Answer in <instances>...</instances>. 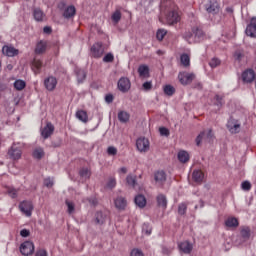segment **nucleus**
Listing matches in <instances>:
<instances>
[{
	"instance_id": "f257e3e1",
	"label": "nucleus",
	"mask_w": 256,
	"mask_h": 256,
	"mask_svg": "<svg viewBox=\"0 0 256 256\" xmlns=\"http://www.w3.org/2000/svg\"><path fill=\"white\" fill-rule=\"evenodd\" d=\"M160 9L161 12L166 15L168 25H175L176 23H179L181 18L179 17V13L171 7V1L163 0L161 2Z\"/></svg>"
},
{
	"instance_id": "f03ea898",
	"label": "nucleus",
	"mask_w": 256,
	"mask_h": 256,
	"mask_svg": "<svg viewBox=\"0 0 256 256\" xmlns=\"http://www.w3.org/2000/svg\"><path fill=\"white\" fill-rule=\"evenodd\" d=\"M214 135H213V130H208V132L206 131H202L196 138V145L197 147H199V145H201V141H206V143H211V141H213Z\"/></svg>"
},
{
	"instance_id": "7ed1b4c3",
	"label": "nucleus",
	"mask_w": 256,
	"mask_h": 256,
	"mask_svg": "<svg viewBox=\"0 0 256 256\" xmlns=\"http://www.w3.org/2000/svg\"><path fill=\"white\" fill-rule=\"evenodd\" d=\"M249 239H251V228H249V226H242L240 228V237L237 241L238 245H243V243H246Z\"/></svg>"
},
{
	"instance_id": "20e7f679",
	"label": "nucleus",
	"mask_w": 256,
	"mask_h": 256,
	"mask_svg": "<svg viewBox=\"0 0 256 256\" xmlns=\"http://www.w3.org/2000/svg\"><path fill=\"white\" fill-rule=\"evenodd\" d=\"M9 159H11L12 161H19V159H21L22 155H23V151H21V148L12 145L7 153Z\"/></svg>"
},
{
	"instance_id": "39448f33",
	"label": "nucleus",
	"mask_w": 256,
	"mask_h": 256,
	"mask_svg": "<svg viewBox=\"0 0 256 256\" xmlns=\"http://www.w3.org/2000/svg\"><path fill=\"white\" fill-rule=\"evenodd\" d=\"M117 87L121 93H128V91L131 89V80H129L127 77H121L118 80Z\"/></svg>"
},
{
	"instance_id": "423d86ee",
	"label": "nucleus",
	"mask_w": 256,
	"mask_h": 256,
	"mask_svg": "<svg viewBox=\"0 0 256 256\" xmlns=\"http://www.w3.org/2000/svg\"><path fill=\"white\" fill-rule=\"evenodd\" d=\"M204 7L207 13L211 15H217L219 13V2L217 0H209Z\"/></svg>"
},
{
	"instance_id": "0eeeda50",
	"label": "nucleus",
	"mask_w": 256,
	"mask_h": 256,
	"mask_svg": "<svg viewBox=\"0 0 256 256\" xmlns=\"http://www.w3.org/2000/svg\"><path fill=\"white\" fill-rule=\"evenodd\" d=\"M103 53H105V49H103V44L101 42H97L91 47V54L95 59L103 57Z\"/></svg>"
},
{
	"instance_id": "6e6552de",
	"label": "nucleus",
	"mask_w": 256,
	"mask_h": 256,
	"mask_svg": "<svg viewBox=\"0 0 256 256\" xmlns=\"http://www.w3.org/2000/svg\"><path fill=\"white\" fill-rule=\"evenodd\" d=\"M20 253L24 256L33 255V242L25 241L20 245Z\"/></svg>"
},
{
	"instance_id": "1a4fd4ad",
	"label": "nucleus",
	"mask_w": 256,
	"mask_h": 256,
	"mask_svg": "<svg viewBox=\"0 0 256 256\" xmlns=\"http://www.w3.org/2000/svg\"><path fill=\"white\" fill-rule=\"evenodd\" d=\"M136 147L140 153H147L149 151V140L147 138H138L136 140Z\"/></svg>"
},
{
	"instance_id": "9d476101",
	"label": "nucleus",
	"mask_w": 256,
	"mask_h": 256,
	"mask_svg": "<svg viewBox=\"0 0 256 256\" xmlns=\"http://www.w3.org/2000/svg\"><path fill=\"white\" fill-rule=\"evenodd\" d=\"M178 79H179L181 85H189V83H192L193 79H195V74H190L187 72H180L178 75Z\"/></svg>"
},
{
	"instance_id": "9b49d317",
	"label": "nucleus",
	"mask_w": 256,
	"mask_h": 256,
	"mask_svg": "<svg viewBox=\"0 0 256 256\" xmlns=\"http://www.w3.org/2000/svg\"><path fill=\"white\" fill-rule=\"evenodd\" d=\"M3 55L6 57H17L19 55V49L15 48L13 45H4L2 47Z\"/></svg>"
},
{
	"instance_id": "f8f14e48",
	"label": "nucleus",
	"mask_w": 256,
	"mask_h": 256,
	"mask_svg": "<svg viewBox=\"0 0 256 256\" xmlns=\"http://www.w3.org/2000/svg\"><path fill=\"white\" fill-rule=\"evenodd\" d=\"M192 33L194 35V43H201L205 40V32L199 27L192 28Z\"/></svg>"
},
{
	"instance_id": "ddd939ff",
	"label": "nucleus",
	"mask_w": 256,
	"mask_h": 256,
	"mask_svg": "<svg viewBox=\"0 0 256 256\" xmlns=\"http://www.w3.org/2000/svg\"><path fill=\"white\" fill-rule=\"evenodd\" d=\"M227 129L230 131V133H239L241 129V124L237 122L234 118H230L227 122Z\"/></svg>"
},
{
	"instance_id": "4468645a",
	"label": "nucleus",
	"mask_w": 256,
	"mask_h": 256,
	"mask_svg": "<svg viewBox=\"0 0 256 256\" xmlns=\"http://www.w3.org/2000/svg\"><path fill=\"white\" fill-rule=\"evenodd\" d=\"M245 33L248 37H256V17H253L250 20V23L246 27Z\"/></svg>"
},
{
	"instance_id": "2eb2a0df",
	"label": "nucleus",
	"mask_w": 256,
	"mask_h": 256,
	"mask_svg": "<svg viewBox=\"0 0 256 256\" xmlns=\"http://www.w3.org/2000/svg\"><path fill=\"white\" fill-rule=\"evenodd\" d=\"M54 131H55V126L51 122H48L46 126L43 128L41 135L43 139H49V137L53 135Z\"/></svg>"
},
{
	"instance_id": "dca6fc26",
	"label": "nucleus",
	"mask_w": 256,
	"mask_h": 256,
	"mask_svg": "<svg viewBox=\"0 0 256 256\" xmlns=\"http://www.w3.org/2000/svg\"><path fill=\"white\" fill-rule=\"evenodd\" d=\"M154 180L156 182V185L161 186L165 183V181H167V174L163 170L157 171L154 174Z\"/></svg>"
},
{
	"instance_id": "f3484780",
	"label": "nucleus",
	"mask_w": 256,
	"mask_h": 256,
	"mask_svg": "<svg viewBox=\"0 0 256 256\" xmlns=\"http://www.w3.org/2000/svg\"><path fill=\"white\" fill-rule=\"evenodd\" d=\"M255 77H256L255 71H253L252 69L245 70L242 73V80L244 83H253V80L255 79Z\"/></svg>"
},
{
	"instance_id": "a211bd4d",
	"label": "nucleus",
	"mask_w": 256,
	"mask_h": 256,
	"mask_svg": "<svg viewBox=\"0 0 256 256\" xmlns=\"http://www.w3.org/2000/svg\"><path fill=\"white\" fill-rule=\"evenodd\" d=\"M44 85L48 91H53L57 87V78L50 76L44 80Z\"/></svg>"
},
{
	"instance_id": "6ab92c4d",
	"label": "nucleus",
	"mask_w": 256,
	"mask_h": 256,
	"mask_svg": "<svg viewBox=\"0 0 256 256\" xmlns=\"http://www.w3.org/2000/svg\"><path fill=\"white\" fill-rule=\"evenodd\" d=\"M114 204L116 209H119V211H124L125 207H127V199H125L123 196H118L114 200Z\"/></svg>"
},
{
	"instance_id": "aec40b11",
	"label": "nucleus",
	"mask_w": 256,
	"mask_h": 256,
	"mask_svg": "<svg viewBox=\"0 0 256 256\" xmlns=\"http://www.w3.org/2000/svg\"><path fill=\"white\" fill-rule=\"evenodd\" d=\"M75 13H77L75 6L70 5L64 9L63 18L64 19H72V17H75Z\"/></svg>"
},
{
	"instance_id": "412c9836",
	"label": "nucleus",
	"mask_w": 256,
	"mask_h": 256,
	"mask_svg": "<svg viewBox=\"0 0 256 256\" xmlns=\"http://www.w3.org/2000/svg\"><path fill=\"white\" fill-rule=\"evenodd\" d=\"M47 51V42L41 40L36 44V48L34 50L35 55H43Z\"/></svg>"
},
{
	"instance_id": "4be33fe9",
	"label": "nucleus",
	"mask_w": 256,
	"mask_h": 256,
	"mask_svg": "<svg viewBox=\"0 0 256 256\" xmlns=\"http://www.w3.org/2000/svg\"><path fill=\"white\" fill-rule=\"evenodd\" d=\"M179 249L182 251V253H185L186 255H189L191 251H193V245L189 243V241H184L179 244Z\"/></svg>"
},
{
	"instance_id": "5701e85b",
	"label": "nucleus",
	"mask_w": 256,
	"mask_h": 256,
	"mask_svg": "<svg viewBox=\"0 0 256 256\" xmlns=\"http://www.w3.org/2000/svg\"><path fill=\"white\" fill-rule=\"evenodd\" d=\"M45 157V149L43 147L38 146L33 150V158L37 159V161H41Z\"/></svg>"
},
{
	"instance_id": "b1692460",
	"label": "nucleus",
	"mask_w": 256,
	"mask_h": 256,
	"mask_svg": "<svg viewBox=\"0 0 256 256\" xmlns=\"http://www.w3.org/2000/svg\"><path fill=\"white\" fill-rule=\"evenodd\" d=\"M19 209L26 217H31V206L27 201H23L19 204Z\"/></svg>"
},
{
	"instance_id": "393cba45",
	"label": "nucleus",
	"mask_w": 256,
	"mask_h": 256,
	"mask_svg": "<svg viewBox=\"0 0 256 256\" xmlns=\"http://www.w3.org/2000/svg\"><path fill=\"white\" fill-rule=\"evenodd\" d=\"M205 175L201 170H194L192 173V179L195 183L201 184L203 183Z\"/></svg>"
},
{
	"instance_id": "a878e982",
	"label": "nucleus",
	"mask_w": 256,
	"mask_h": 256,
	"mask_svg": "<svg viewBox=\"0 0 256 256\" xmlns=\"http://www.w3.org/2000/svg\"><path fill=\"white\" fill-rule=\"evenodd\" d=\"M134 203L137 205V207H140V209H143L145 205H147V199L144 195L139 194L134 198Z\"/></svg>"
},
{
	"instance_id": "bb28decb",
	"label": "nucleus",
	"mask_w": 256,
	"mask_h": 256,
	"mask_svg": "<svg viewBox=\"0 0 256 256\" xmlns=\"http://www.w3.org/2000/svg\"><path fill=\"white\" fill-rule=\"evenodd\" d=\"M107 221V213L99 211L95 214V222L97 225H103Z\"/></svg>"
},
{
	"instance_id": "cd10ccee",
	"label": "nucleus",
	"mask_w": 256,
	"mask_h": 256,
	"mask_svg": "<svg viewBox=\"0 0 256 256\" xmlns=\"http://www.w3.org/2000/svg\"><path fill=\"white\" fill-rule=\"evenodd\" d=\"M75 74H76L78 83H83V81H85V79H87V72H85V70H83L81 68H76Z\"/></svg>"
},
{
	"instance_id": "c85d7f7f",
	"label": "nucleus",
	"mask_w": 256,
	"mask_h": 256,
	"mask_svg": "<svg viewBox=\"0 0 256 256\" xmlns=\"http://www.w3.org/2000/svg\"><path fill=\"white\" fill-rule=\"evenodd\" d=\"M158 207H162V209H167V197L163 194H159L156 198Z\"/></svg>"
},
{
	"instance_id": "c756f323",
	"label": "nucleus",
	"mask_w": 256,
	"mask_h": 256,
	"mask_svg": "<svg viewBox=\"0 0 256 256\" xmlns=\"http://www.w3.org/2000/svg\"><path fill=\"white\" fill-rule=\"evenodd\" d=\"M76 117L79 119V121H82V123H87V121H89V116L85 110H78L76 112Z\"/></svg>"
},
{
	"instance_id": "7c9ffc66",
	"label": "nucleus",
	"mask_w": 256,
	"mask_h": 256,
	"mask_svg": "<svg viewBox=\"0 0 256 256\" xmlns=\"http://www.w3.org/2000/svg\"><path fill=\"white\" fill-rule=\"evenodd\" d=\"M140 77H149V66L142 64L138 67Z\"/></svg>"
},
{
	"instance_id": "2f4dec72",
	"label": "nucleus",
	"mask_w": 256,
	"mask_h": 256,
	"mask_svg": "<svg viewBox=\"0 0 256 256\" xmlns=\"http://www.w3.org/2000/svg\"><path fill=\"white\" fill-rule=\"evenodd\" d=\"M178 160L180 163H187L189 161V152L185 150L178 152Z\"/></svg>"
},
{
	"instance_id": "473e14b6",
	"label": "nucleus",
	"mask_w": 256,
	"mask_h": 256,
	"mask_svg": "<svg viewBox=\"0 0 256 256\" xmlns=\"http://www.w3.org/2000/svg\"><path fill=\"white\" fill-rule=\"evenodd\" d=\"M34 19H35V21H38V22L45 21V13H43V11H41L40 9H35L34 10Z\"/></svg>"
},
{
	"instance_id": "72a5a7b5",
	"label": "nucleus",
	"mask_w": 256,
	"mask_h": 256,
	"mask_svg": "<svg viewBox=\"0 0 256 256\" xmlns=\"http://www.w3.org/2000/svg\"><path fill=\"white\" fill-rule=\"evenodd\" d=\"M33 65L35 75H39V73H41V67H43V62H41V60H37V58H34Z\"/></svg>"
},
{
	"instance_id": "f704fd0d",
	"label": "nucleus",
	"mask_w": 256,
	"mask_h": 256,
	"mask_svg": "<svg viewBox=\"0 0 256 256\" xmlns=\"http://www.w3.org/2000/svg\"><path fill=\"white\" fill-rule=\"evenodd\" d=\"M129 119L130 115L126 111H120L118 113V120L120 121V123H127Z\"/></svg>"
},
{
	"instance_id": "c9c22d12",
	"label": "nucleus",
	"mask_w": 256,
	"mask_h": 256,
	"mask_svg": "<svg viewBox=\"0 0 256 256\" xmlns=\"http://www.w3.org/2000/svg\"><path fill=\"white\" fill-rule=\"evenodd\" d=\"M226 227H239V220L235 217H230L225 221Z\"/></svg>"
},
{
	"instance_id": "e433bc0d",
	"label": "nucleus",
	"mask_w": 256,
	"mask_h": 256,
	"mask_svg": "<svg viewBox=\"0 0 256 256\" xmlns=\"http://www.w3.org/2000/svg\"><path fill=\"white\" fill-rule=\"evenodd\" d=\"M213 104L215 105V107H217V109L219 111V109H221V107H223V105H225V102L223 101V97H221L219 95H215Z\"/></svg>"
},
{
	"instance_id": "4c0bfd02",
	"label": "nucleus",
	"mask_w": 256,
	"mask_h": 256,
	"mask_svg": "<svg viewBox=\"0 0 256 256\" xmlns=\"http://www.w3.org/2000/svg\"><path fill=\"white\" fill-rule=\"evenodd\" d=\"M180 61L184 67H189L191 65V58L188 54H182L180 56Z\"/></svg>"
},
{
	"instance_id": "58836bf2",
	"label": "nucleus",
	"mask_w": 256,
	"mask_h": 256,
	"mask_svg": "<svg viewBox=\"0 0 256 256\" xmlns=\"http://www.w3.org/2000/svg\"><path fill=\"white\" fill-rule=\"evenodd\" d=\"M164 93L168 95V97H172V95H175V87L169 84L164 86Z\"/></svg>"
},
{
	"instance_id": "ea45409f",
	"label": "nucleus",
	"mask_w": 256,
	"mask_h": 256,
	"mask_svg": "<svg viewBox=\"0 0 256 256\" xmlns=\"http://www.w3.org/2000/svg\"><path fill=\"white\" fill-rule=\"evenodd\" d=\"M26 83L23 80H16L14 82V88L16 89V91H23V88L26 87Z\"/></svg>"
},
{
	"instance_id": "a19ab883",
	"label": "nucleus",
	"mask_w": 256,
	"mask_h": 256,
	"mask_svg": "<svg viewBox=\"0 0 256 256\" xmlns=\"http://www.w3.org/2000/svg\"><path fill=\"white\" fill-rule=\"evenodd\" d=\"M19 193V190L13 188V187H8L7 188V195L11 197V199H17V195Z\"/></svg>"
},
{
	"instance_id": "79ce46f5",
	"label": "nucleus",
	"mask_w": 256,
	"mask_h": 256,
	"mask_svg": "<svg viewBox=\"0 0 256 256\" xmlns=\"http://www.w3.org/2000/svg\"><path fill=\"white\" fill-rule=\"evenodd\" d=\"M117 187V180L115 177H109L108 182L106 183L107 189H115Z\"/></svg>"
},
{
	"instance_id": "37998d69",
	"label": "nucleus",
	"mask_w": 256,
	"mask_h": 256,
	"mask_svg": "<svg viewBox=\"0 0 256 256\" xmlns=\"http://www.w3.org/2000/svg\"><path fill=\"white\" fill-rule=\"evenodd\" d=\"M183 39H185V41H188L189 43H195V36L193 32H185L183 34Z\"/></svg>"
},
{
	"instance_id": "c03bdc74",
	"label": "nucleus",
	"mask_w": 256,
	"mask_h": 256,
	"mask_svg": "<svg viewBox=\"0 0 256 256\" xmlns=\"http://www.w3.org/2000/svg\"><path fill=\"white\" fill-rule=\"evenodd\" d=\"M153 231V227H151V225L149 223H144L143 226H142V232L145 234V235H151Z\"/></svg>"
},
{
	"instance_id": "a18cd8bd",
	"label": "nucleus",
	"mask_w": 256,
	"mask_h": 256,
	"mask_svg": "<svg viewBox=\"0 0 256 256\" xmlns=\"http://www.w3.org/2000/svg\"><path fill=\"white\" fill-rule=\"evenodd\" d=\"M165 35H167V30L159 29L156 33V38L158 41H163V39H165Z\"/></svg>"
},
{
	"instance_id": "49530a36",
	"label": "nucleus",
	"mask_w": 256,
	"mask_h": 256,
	"mask_svg": "<svg viewBox=\"0 0 256 256\" xmlns=\"http://www.w3.org/2000/svg\"><path fill=\"white\" fill-rule=\"evenodd\" d=\"M111 19H112L113 22L119 23V22L121 21V11L116 10V11L112 14Z\"/></svg>"
},
{
	"instance_id": "de8ad7c7",
	"label": "nucleus",
	"mask_w": 256,
	"mask_h": 256,
	"mask_svg": "<svg viewBox=\"0 0 256 256\" xmlns=\"http://www.w3.org/2000/svg\"><path fill=\"white\" fill-rule=\"evenodd\" d=\"M126 183L130 185V187H135L137 185V179L135 177L129 175L126 177Z\"/></svg>"
},
{
	"instance_id": "09e8293b",
	"label": "nucleus",
	"mask_w": 256,
	"mask_h": 256,
	"mask_svg": "<svg viewBox=\"0 0 256 256\" xmlns=\"http://www.w3.org/2000/svg\"><path fill=\"white\" fill-rule=\"evenodd\" d=\"M66 206L68 207V213L71 215L75 211V204L72 201L66 200L65 201Z\"/></svg>"
},
{
	"instance_id": "8fccbe9b",
	"label": "nucleus",
	"mask_w": 256,
	"mask_h": 256,
	"mask_svg": "<svg viewBox=\"0 0 256 256\" xmlns=\"http://www.w3.org/2000/svg\"><path fill=\"white\" fill-rule=\"evenodd\" d=\"M209 65L212 69H215V67H219V65H221V60L217 58H212L209 62Z\"/></svg>"
},
{
	"instance_id": "3c124183",
	"label": "nucleus",
	"mask_w": 256,
	"mask_h": 256,
	"mask_svg": "<svg viewBox=\"0 0 256 256\" xmlns=\"http://www.w3.org/2000/svg\"><path fill=\"white\" fill-rule=\"evenodd\" d=\"M113 61H115V56L112 53L106 54L103 58L104 63H113Z\"/></svg>"
},
{
	"instance_id": "603ef678",
	"label": "nucleus",
	"mask_w": 256,
	"mask_h": 256,
	"mask_svg": "<svg viewBox=\"0 0 256 256\" xmlns=\"http://www.w3.org/2000/svg\"><path fill=\"white\" fill-rule=\"evenodd\" d=\"M178 213L180 215H185V213H187V204L185 203H181L178 205Z\"/></svg>"
},
{
	"instance_id": "864d4df0",
	"label": "nucleus",
	"mask_w": 256,
	"mask_h": 256,
	"mask_svg": "<svg viewBox=\"0 0 256 256\" xmlns=\"http://www.w3.org/2000/svg\"><path fill=\"white\" fill-rule=\"evenodd\" d=\"M80 177H85V179L89 178L91 173L89 172V169L82 168L79 172Z\"/></svg>"
},
{
	"instance_id": "5fc2aeb1",
	"label": "nucleus",
	"mask_w": 256,
	"mask_h": 256,
	"mask_svg": "<svg viewBox=\"0 0 256 256\" xmlns=\"http://www.w3.org/2000/svg\"><path fill=\"white\" fill-rule=\"evenodd\" d=\"M159 133L162 137H169L170 135L169 129H167L166 127H160Z\"/></svg>"
},
{
	"instance_id": "6e6d98bb",
	"label": "nucleus",
	"mask_w": 256,
	"mask_h": 256,
	"mask_svg": "<svg viewBox=\"0 0 256 256\" xmlns=\"http://www.w3.org/2000/svg\"><path fill=\"white\" fill-rule=\"evenodd\" d=\"M241 187H242L243 191H251V182L244 181V182H242Z\"/></svg>"
},
{
	"instance_id": "4d7b16f0",
	"label": "nucleus",
	"mask_w": 256,
	"mask_h": 256,
	"mask_svg": "<svg viewBox=\"0 0 256 256\" xmlns=\"http://www.w3.org/2000/svg\"><path fill=\"white\" fill-rule=\"evenodd\" d=\"M53 185H54L53 179H51V178L44 179L45 187H48V189H51V187H53Z\"/></svg>"
},
{
	"instance_id": "13d9d810",
	"label": "nucleus",
	"mask_w": 256,
	"mask_h": 256,
	"mask_svg": "<svg viewBox=\"0 0 256 256\" xmlns=\"http://www.w3.org/2000/svg\"><path fill=\"white\" fill-rule=\"evenodd\" d=\"M144 91H151V89L153 88V84L149 81L145 82L143 85H142Z\"/></svg>"
},
{
	"instance_id": "bf43d9fd",
	"label": "nucleus",
	"mask_w": 256,
	"mask_h": 256,
	"mask_svg": "<svg viewBox=\"0 0 256 256\" xmlns=\"http://www.w3.org/2000/svg\"><path fill=\"white\" fill-rule=\"evenodd\" d=\"M130 256H144V255H143V251H141L140 249H133L131 251Z\"/></svg>"
},
{
	"instance_id": "052dcab7",
	"label": "nucleus",
	"mask_w": 256,
	"mask_h": 256,
	"mask_svg": "<svg viewBox=\"0 0 256 256\" xmlns=\"http://www.w3.org/2000/svg\"><path fill=\"white\" fill-rule=\"evenodd\" d=\"M108 155H117V148L113 146H109L107 149Z\"/></svg>"
},
{
	"instance_id": "680f3d73",
	"label": "nucleus",
	"mask_w": 256,
	"mask_h": 256,
	"mask_svg": "<svg viewBox=\"0 0 256 256\" xmlns=\"http://www.w3.org/2000/svg\"><path fill=\"white\" fill-rule=\"evenodd\" d=\"M35 256H48L47 250L39 249V250L36 251Z\"/></svg>"
},
{
	"instance_id": "e2e57ef3",
	"label": "nucleus",
	"mask_w": 256,
	"mask_h": 256,
	"mask_svg": "<svg viewBox=\"0 0 256 256\" xmlns=\"http://www.w3.org/2000/svg\"><path fill=\"white\" fill-rule=\"evenodd\" d=\"M20 235L21 237H29V235H31V231H29L28 229H22L20 231Z\"/></svg>"
},
{
	"instance_id": "0e129e2a",
	"label": "nucleus",
	"mask_w": 256,
	"mask_h": 256,
	"mask_svg": "<svg viewBox=\"0 0 256 256\" xmlns=\"http://www.w3.org/2000/svg\"><path fill=\"white\" fill-rule=\"evenodd\" d=\"M43 33H45V35H51V33H53V28H51L50 26H45L43 28Z\"/></svg>"
},
{
	"instance_id": "69168bd1",
	"label": "nucleus",
	"mask_w": 256,
	"mask_h": 256,
	"mask_svg": "<svg viewBox=\"0 0 256 256\" xmlns=\"http://www.w3.org/2000/svg\"><path fill=\"white\" fill-rule=\"evenodd\" d=\"M114 97H113V94H108L105 96V101L107 103H111L113 101Z\"/></svg>"
},
{
	"instance_id": "338daca9",
	"label": "nucleus",
	"mask_w": 256,
	"mask_h": 256,
	"mask_svg": "<svg viewBox=\"0 0 256 256\" xmlns=\"http://www.w3.org/2000/svg\"><path fill=\"white\" fill-rule=\"evenodd\" d=\"M162 253L164 255H171V249H169L167 247H162Z\"/></svg>"
},
{
	"instance_id": "774afa93",
	"label": "nucleus",
	"mask_w": 256,
	"mask_h": 256,
	"mask_svg": "<svg viewBox=\"0 0 256 256\" xmlns=\"http://www.w3.org/2000/svg\"><path fill=\"white\" fill-rule=\"evenodd\" d=\"M235 58L237 59V61H241V59H243V54L241 52H236Z\"/></svg>"
}]
</instances>
